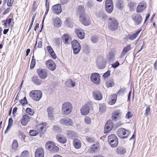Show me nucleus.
Returning a JSON list of instances; mask_svg holds the SVG:
<instances>
[{"instance_id":"31","label":"nucleus","mask_w":157,"mask_h":157,"mask_svg":"<svg viewBox=\"0 0 157 157\" xmlns=\"http://www.w3.org/2000/svg\"><path fill=\"white\" fill-rule=\"evenodd\" d=\"M116 151V152L118 154H123L125 153L126 150L123 147H120L117 148Z\"/></svg>"},{"instance_id":"34","label":"nucleus","mask_w":157,"mask_h":157,"mask_svg":"<svg viewBox=\"0 0 157 157\" xmlns=\"http://www.w3.org/2000/svg\"><path fill=\"white\" fill-rule=\"evenodd\" d=\"M131 49L130 45H128L126 47H125L123 49L121 55L122 56H124L125 54Z\"/></svg>"},{"instance_id":"42","label":"nucleus","mask_w":157,"mask_h":157,"mask_svg":"<svg viewBox=\"0 0 157 157\" xmlns=\"http://www.w3.org/2000/svg\"><path fill=\"white\" fill-rule=\"evenodd\" d=\"M72 48L78 47H81L78 42L76 40H73L71 43Z\"/></svg>"},{"instance_id":"22","label":"nucleus","mask_w":157,"mask_h":157,"mask_svg":"<svg viewBox=\"0 0 157 157\" xmlns=\"http://www.w3.org/2000/svg\"><path fill=\"white\" fill-rule=\"evenodd\" d=\"M62 38L63 43L65 44H69L71 41L70 36L67 34H64Z\"/></svg>"},{"instance_id":"30","label":"nucleus","mask_w":157,"mask_h":157,"mask_svg":"<svg viewBox=\"0 0 157 157\" xmlns=\"http://www.w3.org/2000/svg\"><path fill=\"white\" fill-rule=\"evenodd\" d=\"M142 29H140V30L136 31L135 33L133 34L132 35H130L128 39L131 40H134L138 35L140 33Z\"/></svg>"},{"instance_id":"26","label":"nucleus","mask_w":157,"mask_h":157,"mask_svg":"<svg viewBox=\"0 0 157 157\" xmlns=\"http://www.w3.org/2000/svg\"><path fill=\"white\" fill-rule=\"evenodd\" d=\"M47 111L48 113V117L49 119L52 120L53 118V116L52 115L53 112V109L52 107H48L47 109Z\"/></svg>"},{"instance_id":"6","label":"nucleus","mask_w":157,"mask_h":157,"mask_svg":"<svg viewBox=\"0 0 157 157\" xmlns=\"http://www.w3.org/2000/svg\"><path fill=\"white\" fill-rule=\"evenodd\" d=\"M37 71L38 75L42 79H45L48 75V72L46 69L39 68Z\"/></svg>"},{"instance_id":"61","label":"nucleus","mask_w":157,"mask_h":157,"mask_svg":"<svg viewBox=\"0 0 157 157\" xmlns=\"http://www.w3.org/2000/svg\"><path fill=\"white\" fill-rule=\"evenodd\" d=\"M97 149L98 147L95 145L94 144L91 148V151L92 153H94L95 152Z\"/></svg>"},{"instance_id":"23","label":"nucleus","mask_w":157,"mask_h":157,"mask_svg":"<svg viewBox=\"0 0 157 157\" xmlns=\"http://www.w3.org/2000/svg\"><path fill=\"white\" fill-rule=\"evenodd\" d=\"M30 121L29 116L27 114L24 115L21 120V122L23 126L26 125Z\"/></svg>"},{"instance_id":"48","label":"nucleus","mask_w":157,"mask_h":157,"mask_svg":"<svg viewBox=\"0 0 157 157\" xmlns=\"http://www.w3.org/2000/svg\"><path fill=\"white\" fill-rule=\"evenodd\" d=\"M81 49V47H78L73 48L74 53L75 54H78L80 52Z\"/></svg>"},{"instance_id":"36","label":"nucleus","mask_w":157,"mask_h":157,"mask_svg":"<svg viewBox=\"0 0 157 157\" xmlns=\"http://www.w3.org/2000/svg\"><path fill=\"white\" fill-rule=\"evenodd\" d=\"M65 85L68 87H73L75 86V83L71 79H69L66 82Z\"/></svg>"},{"instance_id":"19","label":"nucleus","mask_w":157,"mask_h":157,"mask_svg":"<svg viewBox=\"0 0 157 157\" xmlns=\"http://www.w3.org/2000/svg\"><path fill=\"white\" fill-rule=\"evenodd\" d=\"M146 4L144 2H141L138 6L136 8V12L140 13L143 11L146 8Z\"/></svg>"},{"instance_id":"62","label":"nucleus","mask_w":157,"mask_h":157,"mask_svg":"<svg viewBox=\"0 0 157 157\" xmlns=\"http://www.w3.org/2000/svg\"><path fill=\"white\" fill-rule=\"evenodd\" d=\"M84 121L85 123L87 124H90L91 123V119L88 117H86L85 118Z\"/></svg>"},{"instance_id":"40","label":"nucleus","mask_w":157,"mask_h":157,"mask_svg":"<svg viewBox=\"0 0 157 157\" xmlns=\"http://www.w3.org/2000/svg\"><path fill=\"white\" fill-rule=\"evenodd\" d=\"M118 138L114 134H111L109 135L108 137V142L114 140H117Z\"/></svg>"},{"instance_id":"38","label":"nucleus","mask_w":157,"mask_h":157,"mask_svg":"<svg viewBox=\"0 0 157 157\" xmlns=\"http://www.w3.org/2000/svg\"><path fill=\"white\" fill-rule=\"evenodd\" d=\"M105 9L106 11L108 13H110L113 10V5H108L105 6Z\"/></svg>"},{"instance_id":"16","label":"nucleus","mask_w":157,"mask_h":157,"mask_svg":"<svg viewBox=\"0 0 157 157\" xmlns=\"http://www.w3.org/2000/svg\"><path fill=\"white\" fill-rule=\"evenodd\" d=\"M52 10L54 13L57 15L59 14L62 11L61 5L60 4H57L53 6Z\"/></svg>"},{"instance_id":"25","label":"nucleus","mask_w":157,"mask_h":157,"mask_svg":"<svg viewBox=\"0 0 157 157\" xmlns=\"http://www.w3.org/2000/svg\"><path fill=\"white\" fill-rule=\"evenodd\" d=\"M84 11V7L82 6H79L77 9V13L79 14V16H81L82 15L86 14Z\"/></svg>"},{"instance_id":"27","label":"nucleus","mask_w":157,"mask_h":157,"mask_svg":"<svg viewBox=\"0 0 157 157\" xmlns=\"http://www.w3.org/2000/svg\"><path fill=\"white\" fill-rule=\"evenodd\" d=\"M56 138L57 140L59 142L64 144L67 140L66 138L61 135H59L57 136Z\"/></svg>"},{"instance_id":"5","label":"nucleus","mask_w":157,"mask_h":157,"mask_svg":"<svg viewBox=\"0 0 157 157\" xmlns=\"http://www.w3.org/2000/svg\"><path fill=\"white\" fill-rule=\"evenodd\" d=\"M45 147L47 149L53 152H56L59 149V147L52 141H48L45 144Z\"/></svg>"},{"instance_id":"50","label":"nucleus","mask_w":157,"mask_h":157,"mask_svg":"<svg viewBox=\"0 0 157 157\" xmlns=\"http://www.w3.org/2000/svg\"><path fill=\"white\" fill-rule=\"evenodd\" d=\"M20 102L23 106L27 104L28 102L26 98L25 97L23 99L21 100L20 101Z\"/></svg>"},{"instance_id":"59","label":"nucleus","mask_w":157,"mask_h":157,"mask_svg":"<svg viewBox=\"0 0 157 157\" xmlns=\"http://www.w3.org/2000/svg\"><path fill=\"white\" fill-rule=\"evenodd\" d=\"M133 116L132 114L131 111L128 112L126 115V118L127 119H129L131 118Z\"/></svg>"},{"instance_id":"12","label":"nucleus","mask_w":157,"mask_h":157,"mask_svg":"<svg viewBox=\"0 0 157 157\" xmlns=\"http://www.w3.org/2000/svg\"><path fill=\"white\" fill-rule=\"evenodd\" d=\"M96 64L98 68L100 69H103L106 65L105 60L102 57L99 58L97 61Z\"/></svg>"},{"instance_id":"53","label":"nucleus","mask_w":157,"mask_h":157,"mask_svg":"<svg viewBox=\"0 0 157 157\" xmlns=\"http://www.w3.org/2000/svg\"><path fill=\"white\" fill-rule=\"evenodd\" d=\"M128 6L129 8V10H131L133 9L134 7V4L133 2H130L128 4Z\"/></svg>"},{"instance_id":"55","label":"nucleus","mask_w":157,"mask_h":157,"mask_svg":"<svg viewBox=\"0 0 157 157\" xmlns=\"http://www.w3.org/2000/svg\"><path fill=\"white\" fill-rule=\"evenodd\" d=\"M19 137L20 138H21V140H22L24 141L25 137V135L21 132H19Z\"/></svg>"},{"instance_id":"35","label":"nucleus","mask_w":157,"mask_h":157,"mask_svg":"<svg viewBox=\"0 0 157 157\" xmlns=\"http://www.w3.org/2000/svg\"><path fill=\"white\" fill-rule=\"evenodd\" d=\"M67 134L68 137L72 138L74 137H76L77 136V134L73 131H68L67 132Z\"/></svg>"},{"instance_id":"13","label":"nucleus","mask_w":157,"mask_h":157,"mask_svg":"<svg viewBox=\"0 0 157 157\" xmlns=\"http://www.w3.org/2000/svg\"><path fill=\"white\" fill-rule=\"evenodd\" d=\"M121 115V112L120 110H117L112 113L111 118L113 120L116 121L120 119Z\"/></svg>"},{"instance_id":"47","label":"nucleus","mask_w":157,"mask_h":157,"mask_svg":"<svg viewBox=\"0 0 157 157\" xmlns=\"http://www.w3.org/2000/svg\"><path fill=\"white\" fill-rule=\"evenodd\" d=\"M98 40V36H92L91 38V41L93 43H97Z\"/></svg>"},{"instance_id":"54","label":"nucleus","mask_w":157,"mask_h":157,"mask_svg":"<svg viewBox=\"0 0 157 157\" xmlns=\"http://www.w3.org/2000/svg\"><path fill=\"white\" fill-rule=\"evenodd\" d=\"M36 63L35 59H32V61L31 63L30 68L31 69L33 68L35 66Z\"/></svg>"},{"instance_id":"39","label":"nucleus","mask_w":157,"mask_h":157,"mask_svg":"<svg viewBox=\"0 0 157 157\" xmlns=\"http://www.w3.org/2000/svg\"><path fill=\"white\" fill-rule=\"evenodd\" d=\"M98 16L102 20H105L107 18V16L102 12H100L98 15Z\"/></svg>"},{"instance_id":"9","label":"nucleus","mask_w":157,"mask_h":157,"mask_svg":"<svg viewBox=\"0 0 157 157\" xmlns=\"http://www.w3.org/2000/svg\"><path fill=\"white\" fill-rule=\"evenodd\" d=\"M47 67L50 71H53L56 68V65L54 61L51 59H49L45 62Z\"/></svg>"},{"instance_id":"15","label":"nucleus","mask_w":157,"mask_h":157,"mask_svg":"<svg viewBox=\"0 0 157 157\" xmlns=\"http://www.w3.org/2000/svg\"><path fill=\"white\" fill-rule=\"evenodd\" d=\"M79 20L83 25L88 26L90 24V21L86 14L82 15L81 16H79Z\"/></svg>"},{"instance_id":"37","label":"nucleus","mask_w":157,"mask_h":157,"mask_svg":"<svg viewBox=\"0 0 157 157\" xmlns=\"http://www.w3.org/2000/svg\"><path fill=\"white\" fill-rule=\"evenodd\" d=\"M116 6L118 9L122 10L123 7V1L122 0H117Z\"/></svg>"},{"instance_id":"33","label":"nucleus","mask_w":157,"mask_h":157,"mask_svg":"<svg viewBox=\"0 0 157 157\" xmlns=\"http://www.w3.org/2000/svg\"><path fill=\"white\" fill-rule=\"evenodd\" d=\"M110 146L113 148H115L116 147L118 144V140H114L108 142Z\"/></svg>"},{"instance_id":"43","label":"nucleus","mask_w":157,"mask_h":157,"mask_svg":"<svg viewBox=\"0 0 157 157\" xmlns=\"http://www.w3.org/2000/svg\"><path fill=\"white\" fill-rule=\"evenodd\" d=\"M94 6V2L91 0H88L86 3V6L88 8H91Z\"/></svg>"},{"instance_id":"51","label":"nucleus","mask_w":157,"mask_h":157,"mask_svg":"<svg viewBox=\"0 0 157 157\" xmlns=\"http://www.w3.org/2000/svg\"><path fill=\"white\" fill-rule=\"evenodd\" d=\"M38 132L35 130H32L30 131L29 134L30 135L32 136H35L38 134Z\"/></svg>"},{"instance_id":"1","label":"nucleus","mask_w":157,"mask_h":157,"mask_svg":"<svg viewBox=\"0 0 157 157\" xmlns=\"http://www.w3.org/2000/svg\"><path fill=\"white\" fill-rule=\"evenodd\" d=\"M117 21L115 17H109L108 20V27L110 30L114 31L116 30L118 26Z\"/></svg>"},{"instance_id":"10","label":"nucleus","mask_w":157,"mask_h":157,"mask_svg":"<svg viewBox=\"0 0 157 157\" xmlns=\"http://www.w3.org/2000/svg\"><path fill=\"white\" fill-rule=\"evenodd\" d=\"M100 78L99 75L96 73L92 74L90 76V79L92 82L96 84L100 83Z\"/></svg>"},{"instance_id":"44","label":"nucleus","mask_w":157,"mask_h":157,"mask_svg":"<svg viewBox=\"0 0 157 157\" xmlns=\"http://www.w3.org/2000/svg\"><path fill=\"white\" fill-rule=\"evenodd\" d=\"M99 109L101 113H104L106 110V106L104 104H101L99 105Z\"/></svg>"},{"instance_id":"11","label":"nucleus","mask_w":157,"mask_h":157,"mask_svg":"<svg viewBox=\"0 0 157 157\" xmlns=\"http://www.w3.org/2000/svg\"><path fill=\"white\" fill-rule=\"evenodd\" d=\"M113 127V124L112 120H110L106 123L104 128V133H107L110 131Z\"/></svg>"},{"instance_id":"41","label":"nucleus","mask_w":157,"mask_h":157,"mask_svg":"<svg viewBox=\"0 0 157 157\" xmlns=\"http://www.w3.org/2000/svg\"><path fill=\"white\" fill-rule=\"evenodd\" d=\"M82 49L84 52L87 53H89L90 51L89 47L86 44H84L83 45Z\"/></svg>"},{"instance_id":"46","label":"nucleus","mask_w":157,"mask_h":157,"mask_svg":"<svg viewBox=\"0 0 157 157\" xmlns=\"http://www.w3.org/2000/svg\"><path fill=\"white\" fill-rule=\"evenodd\" d=\"M86 140L87 142L89 143H92L95 141V139L93 137L86 136Z\"/></svg>"},{"instance_id":"49","label":"nucleus","mask_w":157,"mask_h":157,"mask_svg":"<svg viewBox=\"0 0 157 157\" xmlns=\"http://www.w3.org/2000/svg\"><path fill=\"white\" fill-rule=\"evenodd\" d=\"M106 86L108 87H112L114 85V82L113 80L107 81L106 82Z\"/></svg>"},{"instance_id":"28","label":"nucleus","mask_w":157,"mask_h":157,"mask_svg":"<svg viewBox=\"0 0 157 157\" xmlns=\"http://www.w3.org/2000/svg\"><path fill=\"white\" fill-rule=\"evenodd\" d=\"M54 24V26L57 27L60 26L61 24L60 19L58 17L54 18L53 20Z\"/></svg>"},{"instance_id":"4","label":"nucleus","mask_w":157,"mask_h":157,"mask_svg":"<svg viewBox=\"0 0 157 157\" xmlns=\"http://www.w3.org/2000/svg\"><path fill=\"white\" fill-rule=\"evenodd\" d=\"M72 108V106L71 103L69 102H65L62 105V111L65 115H67L70 113Z\"/></svg>"},{"instance_id":"18","label":"nucleus","mask_w":157,"mask_h":157,"mask_svg":"<svg viewBox=\"0 0 157 157\" xmlns=\"http://www.w3.org/2000/svg\"><path fill=\"white\" fill-rule=\"evenodd\" d=\"M75 33L80 39H82L84 38V32L82 29L80 28L76 29L75 30Z\"/></svg>"},{"instance_id":"29","label":"nucleus","mask_w":157,"mask_h":157,"mask_svg":"<svg viewBox=\"0 0 157 157\" xmlns=\"http://www.w3.org/2000/svg\"><path fill=\"white\" fill-rule=\"evenodd\" d=\"M18 147V144L17 140L16 139L14 140L12 144V149L14 151H15L17 150Z\"/></svg>"},{"instance_id":"63","label":"nucleus","mask_w":157,"mask_h":157,"mask_svg":"<svg viewBox=\"0 0 157 157\" xmlns=\"http://www.w3.org/2000/svg\"><path fill=\"white\" fill-rule=\"evenodd\" d=\"M108 5H113V2L112 0H106L105 2V6Z\"/></svg>"},{"instance_id":"60","label":"nucleus","mask_w":157,"mask_h":157,"mask_svg":"<svg viewBox=\"0 0 157 157\" xmlns=\"http://www.w3.org/2000/svg\"><path fill=\"white\" fill-rule=\"evenodd\" d=\"M126 89L124 87H123L122 88L120 89V90L118 91L117 94H124L125 90Z\"/></svg>"},{"instance_id":"52","label":"nucleus","mask_w":157,"mask_h":157,"mask_svg":"<svg viewBox=\"0 0 157 157\" xmlns=\"http://www.w3.org/2000/svg\"><path fill=\"white\" fill-rule=\"evenodd\" d=\"M26 111L27 113L30 115L32 116L34 114V112L33 110L30 108H27L26 110Z\"/></svg>"},{"instance_id":"64","label":"nucleus","mask_w":157,"mask_h":157,"mask_svg":"<svg viewBox=\"0 0 157 157\" xmlns=\"http://www.w3.org/2000/svg\"><path fill=\"white\" fill-rule=\"evenodd\" d=\"M120 65V63L119 62L117 61L116 62L112 64V67L114 68H115L117 67Z\"/></svg>"},{"instance_id":"17","label":"nucleus","mask_w":157,"mask_h":157,"mask_svg":"<svg viewBox=\"0 0 157 157\" xmlns=\"http://www.w3.org/2000/svg\"><path fill=\"white\" fill-rule=\"evenodd\" d=\"M93 97L94 99L97 100H100L102 98L101 92L97 90H94L92 92Z\"/></svg>"},{"instance_id":"21","label":"nucleus","mask_w":157,"mask_h":157,"mask_svg":"<svg viewBox=\"0 0 157 157\" xmlns=\"http://www.w3.org/2000/svg\"><path fill=\"white\" fill-rule=\"evenodd\" d=\"M35 157H44V151L42 148L39 147L37 148L35 152Z\"/></svg>"},{"instance_id":"7","label":"nucleus","mask_w":157,"mask_h":157,"mask_svg":"<svg viewBox=\"0 0 157 157\" xmlns=\"http://www.w3.org/2000/svg\"><path fill=\"white\" fill-rule=\"evenodd\" d=\"M131 17L135 25H136L140 24L143 21V18L141 15L138 13L133 14L132 15Z\"/></svg>"},{"instance_id":"14","label":"nucleus","mask_w":157,"mask_h":157,"mask_svg":"<svg viewBox=\"0 0 157 157\" xmlns=\"http://www.w3.org/2000/svg\"><path fill=\"white\" fill-rule=\"evenodd\" d=\"M59 122L61 124L66 126H72L74 124L72 120L67 117L61 119Z\"/></svg>"},{"instance_id":"20","label":"nucleus","mask_w":157,"mask_h":157,"mask_svg":"<svg viewBox=\"0 0 157 157\" xmlns=\"http://www.w3.org/2000/svg\"><path fill=\"white\" fill-rule=\"evenodd\" d=\"M32 82L35 85H40L43 82L42 80L37 75H34L32 78Z\"/></svg>"},{"instance_id":"8","label":"nucleus","mask_w":157,"mask_h":157,"mask_svg":"<svg viewBox=\"0 0 157 157\" xmlns=\"http://www.w3.org/2000/svg\"><path fill=\"white\" fill-rule=\"evenodd\" d=\"M92 107L91 103L88 102L82 106L81 109V113L82 115H85L88 114L89 112L90 109Z\"/></svg>"},{"instance_id":"56","label":"nucleus","mask_w":157,"mask_h":157,"mask_svg":"<svg viewBox=\"0 0 157 157\" xmlns=\"http://www.w3.org/2000/svg\"><path fill=\"white\" fill-rule=\"evenodd\" d=\"M48 52L52 58L55 59H56V55L55 54L53 50V51H52V50L51 51H49Z\"/></svg>"},{"instance_id":"32","label":"nucleus","mask_w":157,"mask_h":157,"mask_svg":"<svg viewBox=\"0 0 157 157\" xmlns=\"http://www.w3.org/2000/svg\"><path fill=\"white\" fill-rule=\"evenodd\" d=\"M13 121L12 118L10 117L9 118L8 121V124L6 130L5 131L4 133H7L9 129L10 128L13 124Z\"/></svg>"},{"instance_id":"58","label":"nucleus","mask_w":157,"mask_h":157,"mask_svg":"<svg viewBox=\"0 0 157 157\" xmlns=\"http://www.w3.org/2000/svg\"><path fill=\"white\" fill-rule=\"evenodd\" d=\"M54 41L55 44L57 46H59L61 42L59 38H56Z\"/></svg>"},{"instance_id":"3","label":"nucleus","mask_w":157,"mask_h":157,"mask_svg":"<svg viewBox=\"0 0 157 157\" xmlns=\"http://www.w3.org/2000/svg\"><path fill=\"white\" fill-rule=\"evenodd\" d=\"M131 132L126 130L123 128H120L117 131V135L121 139H124L127 138L130 134Z\"/></svg>"},{"instance_id":"24","label":"nucleus","mask_w":157,"mask_h":157,"mask_svg":"<svg viewBox=\"0 0 157 157\" xmlns=\"http://www.w3.org/2000/svg\"><path fill=\"white\" fill-rule=\"evenodd\" d=\"M73 144L74 147L77 149H79L81 147V142L79 139H74L73 140Z\"/></svg>"},{"instance_id":"45","label":"nucleus","mask_w":157,"mask_h":157,"mask_svg":"<svg viewBox=\"0 0 157 157\" xmlns=\"http://www.w3.org/2000/svg\"><path fill=\"white\" fill-rule=\"evenodd\" d=\"M115 56L114 53L112 52L109 53L108 56V58L109 59V61H113L114 59Z\"/></svg>"},{"instance_id":"2","label":"nucleus","mask_w":157,"mask_h":157,"mask_svg":"<svg viewBox=\"0 0 157 157\" xmlns=\"http://www.w3.org/2000/svg\"><path fill=\"white\" fill-rule=\"evenodd\" d=\"M29 95L33 100L39 101L42 97V93L40 90H33L30 92Z\"/></svg>"},{"instance_id":"57","label":"nucleus","mask_w":157,"mask_h":157,"mask_svg":"<svg viewBox=\"0 0 157 157\" xmlns=\"http://www.w3.org/2000/svg\"><path fill=\"white\" fill-rule=\"evenodd\" d=\"M36 14H35L34 16H33V17H32V21H31V24H30V25L29 28V30H28V33L29 32V30L31 29V28H32V26H33V21H34V20L35 19V17L36 16Z\"/></svg>"}]
</instances>
